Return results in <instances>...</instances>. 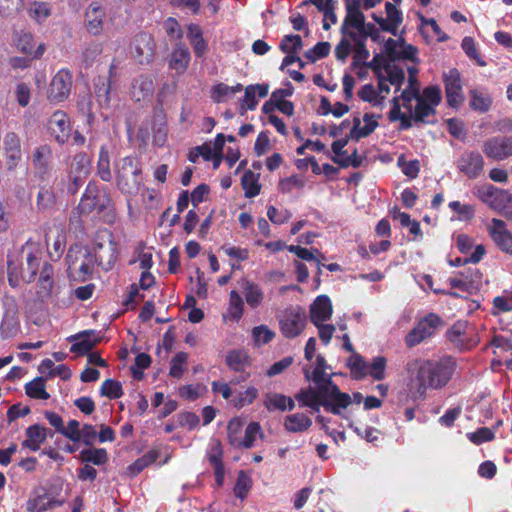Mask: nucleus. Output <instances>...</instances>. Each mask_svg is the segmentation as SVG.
Here are the masks:
<instances>
[{"mask_svg": "<svg viewBox=\"0 0 512 512\" xmlns=\"http://www.w3.org/2000/svg\"><path fill=\"white\" fill-rule=\"evenodd\" d=\"M447 105L458 110L465 101L462 77L458 69L451 68L442 76Z\"/></svg>", "mask_w": 512, "mask_h": 512, "instance_id": "obj_6", "label": "nucleus"}, {"mask_svg": "<svg viewBox=\"0 0 512 512\" xmlns=\"http://www.w3.org/2000/svg\"><path fill=\"white\" fill-rule=\"evenodd\" d=\"M326 368H327L326 360H325L324 356L319 354L316 357V366L313 369L311 375L308 370H305L304 371L305 377L308 380L311 379L313 381V383L325 384V382L327 380L333 381L332 374H327Z\"/></svg>", "mask_w": 512, "mask_h": 512, "instance_id": "obj_44", "label": "nucleus"}, {"mask_svg": "<svg viewBox=\"0 0 512 512\" xmlns=\"http://www.w3.org/2000/svg\"><path fill=\"white\" fill-rule=\"evenodd\" d=\"M436 114V108L429 103L424 102L422 99H418L414 108L412 118L415 122L431 123L426 120L429 116Z\"/></svg>", "mask_w": 512, "mask_h": 512, "instance_id": "obj_59", "label": "nucleus"}, {"mask_svg": "<svg viewBox=\"0 0 512 512\" xmlns=\"http://www.w3.org/2000/svg\"><path fill=\"white\" fill-rule=\"evenodd\" d=\"M483 153L490 159L502 161L512 156V136H494L482 145Z\"/></svg>", "mask_w": 512, "mask_h": 512, "instance_id": "obj_10", "label": "nucleus"}, {"mask_svg": "<svg viewBox=\"0 0 512 512\" xmlns=\"http://www.w3.org/2000/svg\"><path fill=\"white\" fill-rule=\"evenodd\" d=\"M94 254L98 265L108 271L115 265L119 250L113 232L109 229H100L95 234Z\"/></svg>", "mask_w": 512, "mask_h": 512, "instance_id": "obj_4", "label": "nucleus"}, {"mask_svg": "<svg viewBox=\"0 0 512 512\" xmlns=\"http://www.w3.org/2000/svg\"><path fill=\"white\" fill-rule=\"evenodd\" d=\"M79 458L84 463H92L93 465H103L107 463L109 457L105 448H89L80 452Z\"/></svg>", "mask_w": 512, "mask_h": 512, "instance_id": "obj_48", "label": "nucleus"}, {"mask_svg": "<svg viewBox=\"0 0 512 512\" xmlns=\"http://www.w3.org/2000/svg\"><path fill=\"white\" fill-rule=\"evenodd\" d=\"M191 61V54L187 45L183 42H178L169 59V68L176 71L178 74H183L187 70Z\"/></svg>", "mask_w": 512, "mask_h": 512, "instance_id": "obj_25", "label": "nucleus"}, {"mask_svg": "<svg viewBox=\"0 0 512 512\" xmlns=\"http://www.w3.org/2000/svg\"><path fill=\"white\" fill-rule=\"evenodd\" d=\"M443 325V320L435 313H430L421 319L416 326L406 335L407 347H415L425 339L434 335L436 330Z\"/></svg>", "mask_w": 512, "mask_h": 512, "instance_id": "obj_7", "label": "nucleus"}, {"mask_svg": "<svg viewBox=\"0 0 512 512\" xmlns=\"http://www.w3.org/2000/svg\"><path fill=\"white\" fill-rule=\"evenodd\" d=\"M68 340L70 342L78 340L70 347V351L72 353L85 355L102 341V337L99 336L94 330H84L76 335L70 336Z\"/></svg>", "mask_w": 512, "mask_h": 512, "instance_id": "obj_18", "label": "nucleus"}, {"mask_svg": "<svg viewBox=\"0 0 512 512\" xmlns=\"http://www.w3.org/2000/svg\"><path fill=\"white\" fill-rule=\"evenodd\" d=\"M416 71L415 69H409L410 77H409V85L406 89H404L400 95V98L403 102V107L407 109L409 112H412V101L416 102L419 99L420 91L417 87L414 86L415 78L412 76V73Z\"/></svg>", "mask_w": 512, "mask_h": 512, "instance_id": "obj_52", "label": "nucleus"}, {"mask_svg": "<svg viewBox=\"0 0 512 512\" xmlns=\"http://www.w3.org/2000/svg\"><path fill=\"white\" fill-rule=\"evenodd\" d=\"M506 193L493 185H488L478 191V197L493 208L500 207V201L505 197Z\"/></svg>", "mask_w": 512, "mask_h": 512, "instance_id": "obj_49", "label": "nucleus"}, {"mask_svg": "<svg viewBox=\"0 0 512 512\" xmlns=\"http://www.w3.org/2000/svg\"><path fill=\"white\" fill-rule=\"evenodd\" d=\"M54 285V267L45 262L39 275L37 295L42 299L51 297Z\"/></svg>", "mask_w": 512, "mask_h": 512, "instance_id": "obj_31", "label": "nucleus"}, {"mask_svg": "<svg viewBox=\"0 0 512 512\" xmlns=\"http://www.w3.org/2000/svg\"><path fill=\"white\" fill-rule=\"evenodd\" d=\"M493 104L492 96L484 89L469 90V107L478 113L488 112Z\"/></svg>", "mask_w": 512, "mask_h": 512, "instance_id": "obj_34", "label": "nucleus"}, {"mask_svg": "<svg viewBox=\"0 0 512 512\" xmlns=\"http://www.w3.org/2000/svg\"><path fill=\"white\" fill-rule=\"evenodd\" d=\"M188 359V354L186 352H177L171 360V366L169 370V375L173 378L180 379L184 373V365Z\"/></svg>", "mask_w": 512, "mask_h": 512, "instance_id": "obj_63", "label": "nucleus"}, {"mask_svg": "<svg viewBox=\"0 0 512 512\" xmlns=\"http://www.w3.org/2000/svg\"><path fill=\"white\" fill-rule=\"evenodd\" d=\"M243 86L237 83L235 86H229L225 83H218L212 87L211 98L216 103H222L227 100L228 97L234 95L237 92H241Z\"/></svg>", "mask_w": 512, "mask_h": 512, "instance_id": "obj_46", "label": "nucleus"}, {"mask_svg": "<svg viewBox=\"0 0 512 512\" xmlns=\"http://www.w3.org/2000/svg\"><path fill=\"white\" fill-rule=\"evenodd\" d=\"M25 433L26 439L22 442V446L31 451H38L48 436V430L39 424L29 426Z\"/></svg>", "mask_w": 512, "mask_h": 512, "instance_id": "obj_32", "label": "nucleus"}, {"mask_svg": "<svg viewBox=\"0 0 512 512\" xmlns=\"http://www.w3.org/2000/svg\"><path fill=\"white\" fill-rule=\"evenodd\" d=\"M56 202L55 194L50 188L41 187L36 198L38 211L45 212L51 210Z\"/></svg>", "mask_w": 512, "mask_h": 512, "instance_id": "obj_55", "label": "nucleus"}, {"mask_svg": "<svg viewBox=\"0 0 512 512\" xmlns=\"http://www.w3.org/2000/svg\"><path fill=\"white\" fill-rule=\"evenodd\" d=\"M265 434L259 422H250L244 432V437L241 438L238 449H250L254 447L257 438L264 439Z\"/></svg>", "mask_w": 512, "mask_h": 512, "instance_id": "obj_41", "label": "nucleus"}, {"mask_svg": "<svg viewBox=\"0 0 512 512\" xmlns=\"http://www.w3.org/2000/svg\"><path fill=\"white\" fill-rule=\"evenodd\" d=\"M73 75L68 68H62L52 77L47 89V99L50 103L59 104L66 101L71 93Z\"/></svg>", "mask_w": 512, "mask_h": 512, "instance_id": "obj_5", "label": "nucleus"}, {"mask_svg": "<svg viewBox=\"0 0 512 512\" xmlns=\"http://www.w3.org/2000/svg\"><path fill=\"white\" fill-rule=\"evenodd\" d=\"M2 159L7 171H14L22 161L21 139L15 132H7L2 141Z\"/></svg>", "mask_w": 512, "mask_h": 512, "instance_id": "obj_9", "label": "nucleus"}, {"mask_svg": "<svg viewBox=\"0 0 512 512\" xmlns=\"http://www.w3.org/2000/svg\"><path fill=\"white\" fill-rule=\"evenodd\" d=\"M314 384L315 387L302 388L295 395V399L301 407H308L314 412H319L323 407L327 412L340 415L341 410L351 404V396L341 392L333 381L327 380L325 384Z\"/></svg>", "mask_w": 512, "mask_h": 512, "instance_id": "obj_2", "label": "nucleus"}, {"mask_svg": "<svg viewBox=\"0 0 512 512\" xmlns=\"http://www.w3.org/2000/svg\"><path fill=\"white\" fill-rule=\"evenodd\" d=\"M102 195L103 189L101 190L94 181H90L76 207L77 213L79 215H89L93 211H98L101 205Z\"/></svg>", "mask_w": 512, "mask_h": 512, "instance_id": "obj_14", "label": "nucleus"}, {"mask_svg": "<svg viewBox=\"0 0 512 512\" xmlns=\"http://www.w3.org/2000/svg\"><path fill=\"white\" fill-rule=\"evenodd\" d=\"M363 121L365 125L361 127V120L359 117H354L353 119V127L350 131L349 137L353 140H360L361 138H365L372 134L375 129L378 127V122L375 119V116L369 113H365L363 116Z\"/></svg>", "mask_w": 512, "mask_h": 512, "instance_id": "obj_30", "label": "nucleus"}, {"mask_svg": "<svg viewBox=\"0 0 512 512\" xmlns=\"http://www.w3.org/2000/svg\"><path fill=\"white\" fill-rule=\"evenodd\" d=\"M457 364L453 357L444 356L438 360H409L405 365L407 373L416 372V388L412 391L414 399H424L428 389L440 390L452 379Z\"/></svg>", "mask_w": 512, "mask_h": 512, "instance_id": "obj_1", "label": "nucleus"}, {"mask_svg": "<svg viewBox=\"0 0 512 512\" xmlns=\"http://www.w3.org/2000/svg\"><path fill=\"white\" fill-rule=\"evenodd\" d=\"M280 331L285 338L299 336L306 326V316L300 309L291 311L279 322Z\"/></svg>", "mask_w": 512, "mask_h": 512, "instance_id": "obj_16", "label": "nucleus"}, {"mask_svg": "<svg viewBox=\"0 0 512 512\" xmlns=\"http://www.w3.org/2000/svg\"><path fill=\"white\" fill-rule=\"evenodd\" d=\"M222 458L223 451L220 444H218L216 447L212 449V452L208 455V460L213 467L215 482L218 488L223 486L225 479V467Z\"/></svg>", "mask_w": 512, "mask_h": 512, "instance_id": "obj_35", "label": "nucleus"}, {"mask_svg": "<svg viewBox=\"0 0 512 512\" xmlns=\"http://www.w3.org/2000/svg\"><path fill=\"white\" fill-rule=\"evenodd\" d=\"M252 484V478L245 471L240 470L233 488L235 496L240 500H244L248 496Z\"/></svg>", "mask_w": 512, "mask_h": 512, "instance_id": "obj_53", "label": "nucleus"}, {"mask_svg": "<svg viewBox=\"0 0 512 512\" xmlns=\"http://www.w3.org/2000/svg\"><path fill=\"white\" fill-rule=\"evenodd\" d=\"M242 427L243 423L239 418L231 419L227 425V437L229 444L236 449H238L240 444Z\"/></svg>", "mask_w": 512, "mask_h": 512, "instance_id": "obj_60", "label": "nucleus"}, {"mask_svg": "<svg viewBox=\"0 0 512 512\" xmlns=\"http://www.w3.org/2000/svg\"><path fill=\"white\" fill-rule=\"evenodd\" d=\"M90 163L91 160L87 153L83 151L78 152L73 156L69 172L87 176L89 172Z\"/></svg>", "mask_w": 512, "mask_h": 512, "instance_id": "obj_56", "label": "nucleus"}, {"mask_svg": "<svg viewBox=\"0 0 512 512\" xmlns=\"http://www.w3.org/2000/svg\"><path fill=\"white\" fill-rule=\"evenodd\" d=\"M258 395V389L254 386H250L233 399L234 407L241 409L245 406L251 405L257 399Z\"/></svg>", "mask_w": 512, "mask_h": 512, "instance_id": "obj_62", "label": "nucleus"}, {"mask_svg": "<svg viewBox=\"0 0 512 512\" xmlns=\"http://www.w3.org/2000/svg\"><path fill=\"white\" fill-rule=\"evenodd\" d=\"M451 345L458 350H470L475 347L479 338L474 329L467 322L457 321L446 332Z\"/></svg>", "mask_w": 512, "mask_h": 512, "instance_id": "obj_8", "label": "nucleus"}, {"mask_svg": "<svg viewBox=\"0 0 512 512\" xmlns=\"http://www.w3.org/2000/svg\"><path fill=\"white\" fill-rule=\"evenodd\" d=\"M96 175L104 182H110L113 178L110 167V152L106 145H102L99 149Z\"/></svg>", "mask_w": 512, "mask_h": 512, "instance_id": "obj_38", "label": "nucleus"}, {"mask_svg": "<svg viewBox=\"0 0 512 512\" xmlns=\"http://www.w3.org/2000/svg\"><path fill=\"white\" fill-rule=\"evenodd\" d=\"M243 293L245 301L250 308L256 309L262 304L264 293L257 283L249 280L245 281L243 284Z\"/></svg>", "mask_w": 512, "mask_h": 512, "instance_id": "obj_40", "label": "nucleus"}, {"mask_svg": "<svg viewBox=\"0 0 512 512\" xmlns=\"http://www.w3.org/2000/svg\"><path fill=\"white\" fill-rule=\"evenodd\" d=\"M467 438L475 445L492 441L495 438V431L488 427H480L474 432L467 433Z\"/></svg>", "mask_w": 512, "mask_h": 512, "instance_id": "obj_64", "label": "nucleus"}, {"mask_svg": "<svg viewBox=\"0 0 512 512\" xmlns=\"http://www.w3.org/2000/svg\"><path fill=\"white\" fill-rule=\"evenodd\" d=\"M243 312V299L237 291L232 290L229 294L228 314L232 320L238 322L242 318Z\"/></svg>", "mask_w": 512, "mask_h": 512, "instance_id": "obj_54", "label": "nucleus"}, {"mask_svg": "<svg viewBox=\"0 0 512 512\" xmlns=\"http://www.w3.org/2000/svg\"><path fill=\"white\" fill-rule=\"evenodd\" d=\"M115 180L118 189L129 195L136 194L143 182L142 164L136 156H126L114 165Z\"/></svg>", "mask_w": 512, "mask_h": 512, "instance_id": "obj_3", "label": "nucleus"}, {"mask_svg": "<svg viewBox=\"0 0 512 512\" xmlns=\"http://www.w3.org/2000/svg\"><path fill=\"white\" fill-rule=\"evenodd\" d=\"M101 396H105L110 400H115L123 396L124 391L119 381L114 379H106L100 387Z\"/></svg>", "mask_w": 512, "mask_h": 512, "instance_id": "obj_58", "label": "nucleus"}, {"mask_svg": "<svg viewBox=\"0 0 512 512\" xmlns=\"http://www.w3.org/2000/svg\"><path fill=\"white\" fill-rule=\"evenodd\" d=\"M330 50H331V45L329 42H326V41L318 42L311 49L307 50L304 53V57L308 61L313 63L319 59L327 57L330 53Z\"/></svg>", "mask_w": 512, "mask_h": 512, "instance_id": "obj_61", "label": "nucleus"}, {"mask_svg": "<svg viewBox=\"0 0 512 512\" xmlns=\"http://www.w3.org/2000/svg\"><path fill=\"white\" fill-rule=\"evenodd\" d=\"M489 232L497 247L512 255V233L506 229L505 222L496 218L492 219V227Z\"/></svg>", "mask_w": 512, "mask_h": 512, "instance_id": "obj_20", "label": "nucleus"}, {"mask_svg": "<svg viewBox=\"0 0 512 512\" xmlns=\"http://www.w3.org/2000/svg\"><path fill=\"white\" fill-rule=\"evenodd\" d=\"M263 405L269 412L275 410L292 411L295 407L294 399L281 393H266Z\"/></svg>", "mask_w": 512, "mask_h": 512, "instance_id": "obj_29", "label": "nucleus"}, {"mask_svg": "<svg viewBox=\"0 0 512 512\" xmlns=\"http://www.w3.org/2000/svg\"><path fill=\"white\" fill-rule=\"evenodd\" d=\"M269 92L268 84H250L246 86L244 97L240 102V114L244 115L247 110H254L258 105L259 98H265Z\"/></svg>", "mask_w": 512, "mask_h": 512, "instance_id": "obj_22", "label": "nucleus"}, {"mask_svg": "<svg viewBox=\"0 0 512 512\" xmlns=\"http://www.w3.org/2000/svg\"><path fill=\"white\" fill-rule=\"evenodd\" d=\"M387 359L384 356L378 355L367 363V376H370L375 381H382L386 378Z\"/></svg>", "mask_w": 512, "mask_h": 512, "instance_id": "obj_47", "label": "nucleus"}, {"mask_svg": "<svg viewBox=\"0 0 512 512\" xmlns=\"http://www.w3.org/2000/svg\"><path fill=\"white\" fill-rule=\"evenodd\" d=\"M63 505L62 500L51 499L44 487L35 489L26 502V512H45Z\"/></svg>", "mask_w": 512, "mask_h": 512, "instance_id": "obj_17", "label": "nucleus"}, {"mask_svg": "<svg viewBox=\"0 0 512 512\" xmlns=\"http://www.w3.org/2000/svg\"><path fill=\"white\" fill-rule=\"evenodd\" d=\"M100 219L108 225H113L117 221V213L110 193L103 188L101 205L97 211Z\"/></svg>", "mask_w": 512, "mask_h": 512, "instance_id": "obj_36", "label": "nucleus"}, {"mask_svg": "<svg viewBox=\"0 0 512 512\" xmlns=\"http://www.w3.org/2000/svg\"><path fill=\"white\" fill-rule=\"evenodd\" d=\"M83 256L85 259H83L81 263L77 265V257L74 258L70 250L66 256V260L68 263V271L70 273H77L79 280L86 281L92 275L93 264L90 259V253L85 251Z\"/></svg>", "mask_w": 512, "mask_h": 512, "instance_id": "obj_28", "label": "nucleus"}, {"mask_svg": "<svg viewBox=\"0 0 512 512\" xmlns=\"http://www.w3.org/2000/svg\"><path fill=\"white\" fill-rule=\"evenodd\" d=\"M47 129L57 143H66L71 132V124L67 113L63 110L55 111L48 119Z\"/></svg>", "mask_w": 512, "mask_h": 512, "instance_id": "obj_13", "label": "nucleus"}, {"mask_svg": "<svg viewBox=\"0 0 512 512\" xmlns=\"http://www.w3.org/2000/svg\"><path fill=\"white\" fill-rule=\"evenodd\" d=\"M333 313L332 302L327 295H319L310 306L309 318L313 325L330 320Z\"/></svg>", "mask_w": 512, "mask_h": 512, "instance_id": "obj_19", "label": "nucleus"}, {"mask_svg": "<svg viewBox=\"0 0 512 512\" xmlns=\"http://www.w3.org/2000/svg\"><path fill=\"white\" fill-rule=\"evenodd\" d=\"M115 75V65L111 64L109 67L108 78L99 76L94 81V93L97 102L101 107H108L110 105V92H111V78Z\"/></svg>", "mask_w": 512, "mask_h": 512, "instance_id": "obj_26", "label": "nucleus"}, {"mask_svg": "<svg viewBox=\"0 0 512 512\" xmlns=\"http://www.w3.org/2000/svg\"><path fill=\"white\" fill-rule=\"evenodd\" d=\"M225 362L230 370L245 373V375L242 376V380H246L250 377V374L246 373V369L251 366V358L245 349H232L228 351Z\"/></svg>", "mask_w": 512, "mask_h": 512, "instance_id": "obj_23", "label": "nucleus"}, {"mask_svg": "<svg viewBox=\"0 0 512 512\" xmlns=\"http://www.w3.org/2000/svg\"><path fill=\"white\" fill-rule=\"evenodd\" d=\"M365 25V16L363 12H346V16L344 18L341 32L345 35H348L351 39L356 41V33L355 32H347V28H354L358 32L364 28Z\"/></svg>", "mask_w": 512, "mask_h": 512, "instance_id": "obj_43", "label": "nucleus"}, {"mask_svg": "<svg viewBox=\"0 0 512 512\" xmlns=\"http://www.w3.org/2000/svg\"><path fill=\"white\" fill-rule=\"evenodd\" d=\"M155 90L154 81L149 75L137 76L131 85V97L139 102L152 97Z\"/></svg>", "mask_w": 512, "mask_h": 512, "instance_id": "obj_27", "label": "nucleus"}, {"mask_svg": "<svg viewBox=\"0 0 512 512\" xmlns=\"http://www.w3.org/2000/svg\"><path fill=\"white\" fill-rule=\"evenodd\" d=\"M308 163L311 164L312 172L315 175L324 173L326 176H331L338 173V168L329 163H324L322 166H320L314 156L297 159L295 165L299 170H306L308 168Z\"/></svg>", "mask_w": 512, "mask_h": 512, "instance_id": "obj_37", "label": "nucleus"}, {"mask_svg": "<svg viewBox=\"0 0 512 512\" xmlns=\"http://www.w3.org/2000/svg\"><path fill=\"white\" fill-rule=\"evenodd\" d=\"M132 56L141 64H149L153 61L155 54V41L148 33L137 34L131 45Z\"/></svg>", "mask_w": 512, "mask_h": 512, "instance_id": "obj_11", "label": "nucleus"}, {"mask_svg": "<svg viewBox=\"0 0 512 512\" xmlns=\"http://www.w3.org/2000/svg\"><path fill=\"white\" fill-rule=\"evenodd\" d=\"M302 47V38L300 35L296 34L283 36L279 44V49L285 54L298 53Z\"/></svg>", "mask_w": 512, "mask_h": 512, "instance_id": "obj_57", "label": "nucleus"}, {"mask_svg": "<svg viewBox=\"0 0 512 512\" xmlns=\"http://www.w3.org/2000/svg\"><path fill=\"white\" fill-rule=\"evenodd\" d=\"M16 48L27 56H31L32 59H40L46 50V45L40 43L36 49H34V37L32 33L21 31L15 34L14 38Z\"/></svg>", "mask_w": 512, "mask_h": 512, "instance_id": "obj_21", "label": "nucleus"}, {"mask_svg": "<svg viewBox=\"0 0 512 512\" xmlns=\"http://www.w3.org/2000/svg\"><path fill=\"white\" fill-rule=\"evenodd\" d=\"M312 425V420L304 413H294L287 415L284 420V427L288 432L298 433L308 430Z\"/></svg>", "mask_w": 512, "mask_h": 512, "instance_id": "obj_39", "label": "nucleus"}, {"mask_svg": "<svg viewBox=\"0 0 512 512\" xmlns=\"http://www.w3.org/2000/svg\"><path fill=\"white\" fill-rule=\"evenodd\" d=\"M458 170L469 179H476L484 169V158L478 151H464L457 159Z\"/></svg>", "mask_w": 512, "mask_h": 512, "instance_id": "obj_12", "label": "nucleus"}, {"mask_svg": "<svg viewBox=\"0 0 512 512\" xmlns=\"http://www.w3.org/2000/svg\"><path fill=\"white\" fill-rule=\"evenodd\" d=\"M25 392L27 396L33 399L47 400L50 394L46 391L45 379L43 377H36L25 385Z\"/></svg>", "mask_w": 512, "mask_h": 512, "instance_id": "obj_50", "label": "nucleus"}, {"mask_svg": "<svg viewBox=\"0 0 512 512\" xmlns=\"http://www.w3.org/2000/svg\"><path fill=\"white\" fill-rule=\"evenodd\" d=\"M105 16L104 9L102 6L93 2L89 5L86 13H85V25L87 31L94 35H100L103 30V19Z\"/></svg>", "mask_w": 512, "mask_h": 512, "instance_id": "obj_24", "label": "nucleus"}, {"mask_svg": "<svg viewBox=\"0 0 512 512\" xmlns=\"http://www.w3.org/2000/svg\"><path fill=\"white\" fill-rule=\"evenodd\" d=\"M52 150L49 145H41L37 147L32 155V165L37 174L44 177L50 170V159Z\"/></svg>", "mask_w": 512, "mask_h": 512, "instance_id": "obj_33", "label": "nucleus"}, {"mask_svg": "<svg viewBox=\"0 0 512 512\" xmlns=\"http://www.w3.org/2000/svg\"><path fill=\"white\" fill-rule=\"evenodd\" d=\"M160 453L157 449H151L144 455L136 459L131 465L128 466L127 470L130 476L135 477L140 474L145 468L155 463Z\"/></svg>", "mask_w": 512, "mask_h": 512, "instance_id": "obj_42", "label": "nucleus"}, {"mask_svg": "<svg viewBox=\"0 0 512 512\" xmlns=\"http://www.w3.org/2000/svg\"><path fill=\"white\" fill-rule=\"evenodd\" d=\"M347 366L350 369L353 379L361 380L367 376V362L362 355L354 352L347 359Z\"/></svg>", "mask_w": 512, "mask_h": 512, "instance_id": "obj_45", "label": "nucleus"}, {"mask_svg": "<svg viewBox=\"0 0 512 512\" xmlns=\"http://www.w3.org/2000/svg\"><path fill=\"white\" fill-rule=\"evenodd\" d=\"M241 186L245 191L246 198H254L259 195L261 185L258 183V178L251 170H246L241 178Z\"/></svg>", "mask_w": 512, "mask_h": 512, "instance_id": "obj_51", "label": "nucleus"}, {"mask_svg": "<svg viewBox=\"0 0 512 512\" xmlns=\"http://www.w3.org/2000/svg\"><path fill=\"white\" fill-rule=\"evenodd\" d=\"M385 12L387 15L386 18H383L381 15H377L376 13H372L371 17L380 26L382 31L396 36L398 27L403 22V14L396 5L391 2L385 3Z\"/></svg>", "mask_w": 512, "mask_h": 512, "instance_id": "obj_15", "label": "nucleus"}]
</instances>
